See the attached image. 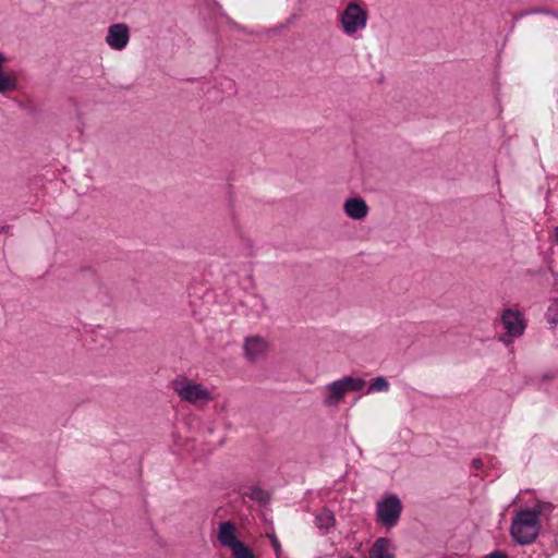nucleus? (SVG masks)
<instances>
[{
	"label": "nucleus",
	"instance_id": "f257e3e1",
	"mask_svg": "<svg viewBox=\"0 0 558 558\" xmlns=\"http://www.w3.org/2000/svg\"><path fill=\"white\" fill-rule=\"evenodd\" d=\"M541 531L539 519L529 509L517 512L512 520L510 534L520 545H530L535 542Z\"/></svg>",
	"mask_w": 558,
	"mask_h": 558
},
{
	"label": "nucleus",
	"instance_id": "f03ea898",
	"mask_svg": "<svg viewBox=\"0 0 558 558\" xmlns=\"http://www.w3.org/2000/svg\"><path fill=\"white\" fill-rule=\"evenodd\" d=\"M342 33L349 37L367 26L368 12L356 0L350 1L339 14Z\"/></svg>",
	"mask_w": 558,
	"mask_h": 558
},
{
	"label": "nucleus",
	"instance_id": "7ed1b4c3",
	"mask_svg": "<svg viewBox=\"0 0 558 558\" xmlns=\"http://www.w3.org/2000/svg\"><path fill=\"white\" fill-rule=\"evenodd\" d=\"M171 385L181 400L191 404H205L213 400L211 392L204 385L197 384L185 376L177 377Z\"/></svg>",
	"mask_w": 558,
	"mask_h": 558
},
{
	"label": "nucleus",
	"instance_id": "20e7f679",
	"mask_svg": "<svg viewBox=\"0 0 558 558\" xmlns=\"http://www.w3.org/2000/svg\"><path fill=\"white\" fill-rule=\"evenodd\" d=\"M366 381L360 377L344 376L327 385V395L324 398L326 405H337L347 392L360 391L364 388Z\"/></svg>",
	"mask_w": 558,
	"mask_h": 558
},
{
	"label": "nucleus",
	"instance_id": "39448f33",
	"mask_svg": "<svg viewBox=\"0 0 558 558\" xmlns=\"http://www.w3.org/2000/svg\"><path fill=\"white\" fill-rule=\"evenodd\" d=\"M402 509L401 500L397 495H387L376 505L377 521L388 529L393 527L400 519Z\"/></svg>",
	"mask_w": 558,
	"mask_h": 558
},
{
	"label": "nucleus",
	"instance_id": "423d86ee",
	"mask_svg": "<svg viewBox=\"0 0 558 558\" xmlns=\"http://www.w3.org/2000/svg\"><path fill=\"white\" fill-rule=\"evenodd\" d=\"M501 323L510 337H521L526 328L525 319L518 310H505L501 314Z\"/></svg>",
	"mask_w": 558,
	"mask_h": 558
},
{
	"label": "nucleus",
	"instance_id": "0eeeda50",
	"mask_svg": "<svg viewBox=\"0 0 558 558\" xmlns=\"http://www.w3.org/2000/svg\"><path fill=\"white\" fill-rule=\"evenodd\" d=\"M268 348V341L262 336H250L245 338L243 343L244 356L250 362H257L266 355Z\"/></svg>",
	"mask_w": 558,
	"mask_h": 558
},
{
	"label": "nucleus",
	"instance_id": "6e6552de",
	"mask_svg": "<svg viewBox=\"0 0 558 558\" xmlns=\"http://www.w3.org/2000/svg\"><path fill=\"white\" fill-rule=\"evenodd\" d=\"M105 40L111 49L123 50L130 40L129 26L124 23L110 25Z\"/></svg>",
	"mask_w": 558,
	"mask_h": 558
},
{
	"label": "nucleus",
	"instance_id": "1a4fd4ad",
	"mask_svg": "<svg viewBox=\"0 0 558 558\" xmlns=\"http://www.w3.org/2000/svg\"><path fill=\"white\" fill-rule=\"evenodd\" d=\"M368 205L361 197L348 198L343 204V211L354 220H362L368 215Z\"/></svg>",
	"mask_w": 558,
	"mask_h": 558
},
{
	"label": "nucleus",
	"instance_id": "9d476101",
	"mask_svg": "<svg viewBox=\"0 0 558 558\" xmlns=\"http://www.w3.org/2000/svg\"><path fill=\"white\" fill-rule=\"evenodd\" d=\"M236 530L232 522L225 521L219 525L218 539L222 546L232 548L240 541L236 539Z\"/></svg>",
	"mask_w": 558,
	"mask_h": 558
},
{
	"label": "nucleus",
	"instance_id": "9b49d317",
	"mask_svg": "<svg viewBox=\"0 0 558 558\" xmlns=\"http://www.w3.org/2000/svg\"><path fill=\"white\" fill-rule=\"evenodd\" d=\"M336 524V517L328 508H322L315 515V525L320 531H328Z\"/></svg>",
	"mask_w": 558,
	"mask_h": 558
},
{
	"label": "nucleus",
	"instance_id": "f8f14e48",
	"mask_svg": "<svg viewBox=\"0 0 558 558\" xmlns=\"http://www.w3.org/2000/svg\"><path fill=\"white\" fill-rule=\"evenodd\" d=\"M389 541L380 537L376 539L369 551L371 558H393V555L389 553Z\"/></svg>",
	"mask_w": 558,
	"mask_h": 558
},
{
	"label": "nucleus",
	"instance_id": "ddd939ff",
	"mask_svg": "<svg viewBox=\"0 0 558 558\" xmlns=\"http://www.w3.org/2000/svg\"><path fill=\"white\" fill-rule=\"evenodd\" d=\"M16 88V81L11 75L0 71V94L14 90Z\"/></svg>",
	"mask_w": 558,
	"mask_h": 558
},
{
	"label": "nucleus",
	"instance_id": "4468645a",
	"mask_svg": "<svg viewBox=\"0 0 558 558\" xmlns=\"http://www.w3.org/2000/svg\"><path fill=\"white\" fill-rule=\"evenodd\" d=\"M547 323L554 328L558 325V299H553L547 312H546Z\"/></svg>",
	"mask_w": 558,
	"mask_h": 558
},
{
	"label": "nucleus",
	"instance_id": "2eb2a0df",
	"mask_svg": "<svg viewBox=\"0 0 558 558\" xmlns=\"http://www.w3.org/2000/svg\"><path fill=\"white\" fill-rule=\"evenodd\" d=\"M388 389L389 381L383 376H377L371 381L367 392L369 393L373 391H387Z\"/></svg>",
	"mask_w": 558,
	"mask_h": 558
},
{
	"label": "nucleus",
	"instance_id": "dca6fc26",
	"mask_svg": "<svg viewBox=\"0 0 558 558\" xmlns=\"http://www.w3.org/2000/svg\"><path fill=\"white\" fill-rule=\"evenodd\" d=\"M247 496L255 501H258L260 504H266L269 500V495L267 492L259 487H251Z\"/></svg>",
	"mask_w": 558,
	"mask_h": 558
},
{
	"label": "nucleus",
	"instance_id": "f3484780",
	"mask_svg": "<svg viewBox=\"0 0 558 558\" xmlns=\"http://www.w3.org/2000/svg\"><path fill=\"white\" fill-rule=\"evenodd\" d=\"M530 511H533L534 513H536V518L539 519V515L545 512V511H551L553 510V505L549 504V502H537L533 509H529Z\"/></svg>",
	"mask_w": 558,
	"mask_h": 558
},
{
	"label": "nucleus",
	"instance_id": "a211bd4d",
	"mask_svg": "<svg viewBox=\"0 0 558 558\" xmlns=\"http://www.w3.org/2000/svg\"><path fill=\"white\" fill-rule=\"evenodd\" d=\"M267 537L270 539L271 546L276 551V555L279 556L281 553V545L275 534H267Z\"/></svg>",
	"mask_w": 558,
	"mask_h": 558
},
{
	"label": "nucleus",
	"instance_id": "6ab92c4d",
	"mask_svg": "<svg viewBox=\"0 0 558 558\" xmlns=\"http://www.w3.org/2000/svg\"><path fill=\"white\" fill-rule=\"evenodd\" d=\"M485 558H507V556L505 554H502L501 551L496 550V551L487 555Z\"/></svg>",
	"mask_w": 558,
	"mask_h": 558
},
{
	"label": "nucleus",
	"instance_id": "aec40b11",
	"mask_svg": "<svg viewBox=\"0 0 558 558\" xmlns=\"http://www.w3.org/2000/svg\"><path fill=\"white\" fill-rule=\"evenodd\" d=\"M511 338L512 337L508 336V331H507L505 335H502L500 337V341H502L504 343H509Z\"/></svg>",
	"mask_w": 558,
	"mask_h": 558
},
{
	"label": "nucleus",
	"instance_id": "412c9836",
	"mask_svg": "<svg viewBox=\"0 0 558 558\" xmlns=\"http://www.w3.org/2000/svg\"><path fill=\"white\" fill-rule=\"evenodd\" d=\"M4 61H5V57H4V56H3V53L0 51V71H2V68H3Z\"/></svg>",
	"mask_w": 558,
	"mask_h": 558
},
{
	"label": "nucleus",
	"instance_id": "4be33fe9",
	"mask_svg": "<svg viewBox=\"0 0 558 558\" xmlns=\"http://www.w3.org/2000/svg\"><path fill=\"white\" fill-rule=\"evenodd\" d=\"M556 242L558 243V226L555 228Z\"/></svg>",
	"mask_w": 558,
	"mask_h": 558
},
{
	"label": "nucleus",
	"instance_id": "5701e85b",
	"mask_svg": "<svg viewBox=\"0 0 558 558\" xmlns=\"http://www.w3.org/2000/svg\"><path fill=\"white\" fill-rule=\"evenodd\" d=\"M474 464H475L476 466H478L480 464H482V461H481V460H474Z\"/></svg>",
	"mask_w": 558,
	"mask_h": 558
},
{
	"label": "nucleus",
	"instance_id": "b1692460",
	"mask_svg": "<svg viewBox=\"0 0 558 558\" xmlns=\"http://www.w3.org/2000/svg\"><path fill=\"white\" fill-rule=\"evenodd\" d=\"M258 299L260 300L262 305L265 307V301H264V299H263V298H260V296H258Z\"/></svg>",
	"mask_w": 558,
	"mask_h": 558
}]
</instances>
